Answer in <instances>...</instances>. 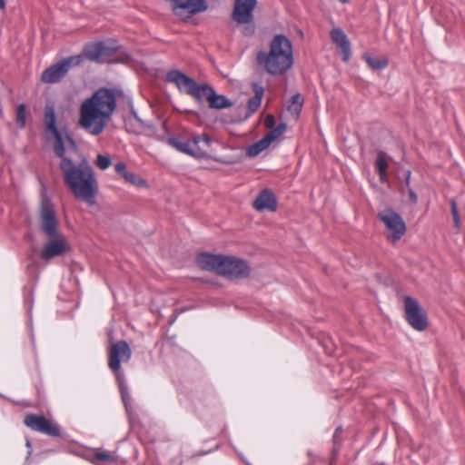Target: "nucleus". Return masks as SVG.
<instances>
[{
    "instance_id": "1",
    "label": "nucleus",
    "mask_w": 465,
    "mask_h": 465,
    "mask_svg": "<svg viewBox=\"0 0 465 465\" xmlns=\"http://www.w3.org/2000/svg\"><path fill=\"white\" fill-rule=\"evenodd\" d=\"M44 126L47 142L52 145L55 155L62 159L60 167L65 183L76 198L90 205L94 204L98 185L94 171L86 161L75 166L66 157V153H75L77 147L67 130L57 125L54 110L51 106L45 109Z\"/></svg>"
},
{
    "instance_id": "2",
    "label": "nucleus",
    "mask_w": 465,
    "mask_h": 465,
    "mask_svg": "<svg viewBox=\"0 0 465 465\" xmlns=\"http://www.w3.org/2000/svg\"><path fill=\"white\" fill-rule=\"evenodd\" d=\"M121 93L100 88L80 106L79 125L93 135L100 134L111 119Z\"/></svg>"
},
{
    "instance_id": "3",
    "label": "nucleus",
    "mask_w": 465,
    "mask_h": 465,
    "mask_svg": "<svg viewBox=\"0 0 465 465\" xmlns=\"http://www.w3.org/2000/svg\"><path fill=\"white\" fill-rule=\"evenodd\" d=\"M257 64L263 71L274 77L286 74L294 64L292 41L283 35H275L269 44L268 50L256 54Z\"/></svg>"
},
{
    "instance_id": "4",
    "label": "nucleus",
    "mask_w": 465,
    "mask_h": 465,
    "mask_svg": "<svg viewBox=\"0 0 465 465\" xmlns=\"http://www.w3.org/2000/svg\"><path fill=\"white\" fill-rule=\"evenodd\" d=\"M196 263L200 269L215 272L230 281L244 280L252 275L249 262L238 256L203 252L197 256Z\"/></svg>"
},
{
    "instance_id": "5",
    "label": "nucleus",
    "mask_w": 465,
    "mask_h": 465,
    "mask_svg": "<svg viewBox=\"0 0 465 465\" xmlns=\"http://www.w3.org/2000/svg\"><path fill=\"white\" fill-rule=\"evenodd\" d=\"M169 143L182 153L203 158L209 155L211 138L207 134H201L195 135L185 142L169 139Z\"/></svg>"
},
{
    "instance_id": "6",
    "label": "nucleus",
    "mask_w": 465,
    "mask_h": 465,
    "mask_svg": "<svg viewBox=\"0 0 465 465\" xmlns=\"http://www.w3.org/2000/svg\"><path fill=\"white\" fill-rule=\"evenodd\" d=\"M378 218L385 226V236L389 242L395 243L405 234L407 230L405 222L392 209H385L380 212Z\"/></svg>"
},
{
    "instance_id": "7",
    "label": "nucleus",
    "mask_w": 465,
    "mask_h": 465,
    "mask_svg": "<svg viewBox=\"0 0 465 465\" xmlns=\"http://www.w3.org/2000/svg\"><path fill=\"white\" fill-rule=\"evenodd\" d=\"M404 314L407 322L416 331H423L429 326L427 312L419 302L410 296H405Z\"/></svg>"
},
{
    "instance_id": "8",
    "label": "nucleus",
    "mask_w": 465,
    "mask_h": 465,
    "mask_svg": "<svg viewBox=\"0 0 465 465\" xmlns=\"http://www.w3.org/2000/svg\"><path fill=\"white\" fill-rule=\"evenodd\" d=\"M256 5L257 0H234L232 18L237 25H245L246 35H252L254 31L252 13Z\"/></svg>"
},
{
    "instance_id": "9",
    "label": "nucleus",
    "mask_w": 465,
    "mask_h": 465,
    "mask_svg": "<svg viewBox=\"0 0 465 465\" xmlns=\"http://www.w3.org/2000/svg\"><path fill=\"white\" fill-rule=\"evenodd\" d=\"M46 242L44 243L39 256L45 262L63 256L71 251L70 243L67 238L61 232L54 235H47Z\"/></svg>"
},
{
    "instance_id": "10",
    "label": "nucleus",
    "mask_w": 465,
    "mask_h": 465,
    "mask_svg": "<svg viewBox=\"0 0 465 465\" xmlns=\"http://www.w3.org/2000/svg\"><path fill=\"white\" fill-rule=\"evenodd\" d=\"M83 58L80 55L71 56L50 66L42 74L41 80L45 84H54L59 82L73 65L81 64Z\"/></svg>"
},
{
    "instance_id": "11",
    "label": "nucleus",
    "mask_w": 465,
    "mask_h": 465,
    "mask_svg": "<svg viewBox=\"0 0 465 465\" xmlns=\"http://www.w3.org/2000/svg\"><path fill=\"white\" fill-rule=\"evenodd\" d=\"M39 223L42 232L47 235L61 233L58 230V221L52 203L47 200H43L39 213Z\"/></svg>"
},
{
    "instance_id": "12",
    "label": "nucleus",
    "mask_w": 465,
    "mask_h": 465,
    "mask_svg": "<svg viewBox=\"0 0 465 465\" xmlns=\"http://www.w3.org/2000/svg\"><path fill=\"white\" fill-rule=\"evenodd\" d=\"M24 423L33 430L42 432L44 434L58 437L60 430L57 424L46 419L45 416L37 414H27L25 417Z\"/></svg>"
},
{
    "instance_id": "13",
    "label": "nucleus",
    "mask_w": 465,
    "mask_h": 465,
    "mask_svg": "<svg viewBox=\"0 0 465 465\" xmlns=\"http://www.w3.org/2000/svg\"><path fill=\"white\" fill-rule=\"evenodd\" d=\"M132 351L129 345L125 341H118L113 344L110 348L109 352V367L118 371L121 366V362L128 361L131 358Z\"/></svg>"
},
{
    "instance_id": "14",
    "label": "nucleus",
    "mask_w": 465,
    "mask_h": 465,
    "mask_svg": "<svg viewBox=\"0 0 465 465\" xmlns=\"http://www.w3.org/2000/svg\"><path fill=\"white\" fill-rule=\"evenodd\" d=\"M252 206L258 212H275L278 206L277 198L271 190L264 189L257 195Z\"/></svg>"
},
{
    "instance_id": "15",
    "label": "nucleus",
    "mask_w": 465,
    "mask_h": 465,
    "mask_svg": "<svg viewBox=\"0 0 465 465\" xmlns=\"http://www.w3.org/2000/svg\"><path fill=\"white\" fill-rule=\"evenodd\" d=\"M112 48L104 43H97L87 47L85 50L86 57L94 62L104 63L110 62L109 55Z\"/></svg>"
},
{
    "instance_id": "16",
    "label": "nucleus",
    "mask_w": 465,
    "mask_h": 465,
    "mask_svg": "<svg viewBox=\"0 0 465 465\" xmlns=\"http://www.w3.org/2000/svg\"><path fill=\"white\" fill-rule=\"evenodd\" d=\"M166 80L169 83L174 84L181 92L185 94L189 93L195 83L193 79L178 70L170 71L166 75Z\"/></svg>"
},
{
    "instance_id": "17",
    "label": "nucleus",
    "mask_w": 465,
    "mask_h": 465,
    "mask_svg": "<svg viewBox=\"0 0 465 465\" xmlns=\"http://www.w3.org/2000/svg\"><path fill=\"white\" fill-rule=\"evenodd\" d=\"M331 38L336 46L341 49L342 59L348 62L351 56V43L345 33L340 28H334L331 31Z\"/></svg>"
},
{
    "instance_id": "18",
    "label": "nucleus",
    "mask_w": 465,
    "mask_h": 465,
    "mask_svg": "<svg viewBox=\"0 0 465 465\" xmlns=\"http://www.w3.org/2000/svg\"><path fill=\"white\" fill-rule=\"evenodd\" d=\"M209 106L214 109H223L232 106V103L223 95L217 94L213 89H211V94L208 97Z\"/></svg>"
},
{
    "instance_id": "19",
    "label": "nucleus",
    "mask_w": 465,
    "mask_h": 465,
    "mask_svg": "<svg viewBox=\"0 0 465 465\" xmlns=\"http://www.w3.org/2000/svg\"><path fill=\"white\" fill-rule=\"evenodd\" d=\"M252 89L254 92V97L251 98L248 102V108L251 114L256 112L260 107L261 101L264 93L263 87L259 84H253Z\"/></svg>"
},
{
    "instance_id": "20",
    "label": "nucleus",
    "mask_w": 465,
    "mask_h": 465,
    "mask_svg": "<svg viewBox=\"0 0 465 465\" xmlns=\"http://www.w3.org/2000/svg\"><path fill=\"white\" fill-rule=\"evenodd\" d=\"M375 165L378 170L381 181L384 182L387 177V170L389 167L388 156L385 153H383V152L377 153Z\"/></svg>"
},
{
    "instance_id": "21",
    "label": "nucleus",
    "mask_w": 465,
    "mask_h": 465,
    "mask_svg": "<svg viewBox=\"0 0 465 465\" xmlns=\"http://www.w3.org/2000/svg\"><path fill=\"white\" fill-rule=\"evenodd\" d=\"M363 58L367 64L372 69V70H381L385 68L388 64V58L386 56H380V57H374L371 55L370 54H364Z\"/></svg>"
},
{
    "instance_id": "22",
    "label": "nucleus",
    "mask_w": 465,
    "mask_h": 465,
    "mask_svg": "<svg viewBox=\"0 0 465 465\" xmlns=\"http://www.w3.org/2000/svg\"><path fill=\"white\" fill-rule=\"evenodd\" d=\"M212 87L208 85H198L196 82L193 84V87L191 88L187 94L194 97L198 102H202L203 100H208V97L211 94Z\"/></svg>"
},
{
    "instance_id": "23",
    "label": "nucleus",
    "mask_w": 465,
    "mask_h": 465,
    "mask_svg": "<svg viewBox=\"0 0 465 465\" xmlns=\"http://www.w3.org/2000/svg\"><path fill=\"white\" fill-rule=\"evenodd\" d=\"M270 143L267 141L265 137L258 141L257 143H252L246 149V154L249 157H255L267 149L270 146Z\"/></svg>"
},
{
    "instance_id": "24",
    "label": "nucleus",
    "mask_w": 465,
    "mask_h": 465,
    "mask_svg": "<svg viewBox=\"0 0 465 465\" xmlns=\"http://www.w3.org/2000/svg\"><path fill=\"white\" fill-rule=\"evenodd\" d=\"M303 104V99L301 94H296L292 97L291 103L288 106L289 113L297 119L301 114Z\"/></svg>"
},
{
    "instance_id": "25",
    "label": "nucleus",
    "mask_w": 465,
    "mask_h": 465,
    "mask_svg": "<svg viewBox=\"0 0 465 465\" xmlns=\"http://www.w3.org/2000/svg\"><path fill=\"white\" fill-rule=\"evenodd\" d=\"M124 179L127 183L134 184L137 187H148L147 182L144 179L132 172H127V173H124Z\"/></svg>"
},
{
    "instance_id": "26",
    "label": "nucleus",
    "mask_w": 465,
    "mask_h": 465,
    "mask_svg": "<svg viewBox=\"0 0 465 465\" xmlns=\"http://www.w3.org/2000/svg\"><path fill=\"white\" fill-rule=\"evenodd\" d=\"M26 107L25 104H19L16 107L15 122L17 126L22 129L25 126L26 123Z\"/></svg>"
},
{
    "instance_id": "27",
    "label": "nucleus",
    "mask_w": 465,
    "mask_h": 465,
    "mask_svg": "<svg viewBox=\"0 0 465 465\" xmlns=\"http://www.w3.org/2000/svg\"><path fill=\"white\" fill-rule=\"evenodd\" d=\"M286 124H280L276 128L272 130L269 134H267L264 137L270 143V144L282 136L286 131Z\"/></svg>"
},
{
    "instance_id": "28",
    "label": "nucleus",
    "mask_w": 465,
    "mask_h": 465,
    "mask_svg": "<svg viewBox=\"0 0 465 465\" xmlns=\"http://www.w3.org/2000/svg\"><path fill=\"white\" fill-rule=\"evenodd\" d=\"M94 164L101 170H105L111 166L112 161L108 155L98 154L94 161Z\"/></svg>"
},
{
    "instance_id": "29",
    "label": "nucleus",
    "mask_w": 465,
    "mask_h": 465,
    "mask_svg": "<svg viewBox=\"0 0 465 465\" xmlns=\"http://www.w3.org/2000/svg\"><path fill=\"white\" fill-rule=\"evenodd\" d=\"M450 207H451V214L454 222V225L457 228V230H460V219L458 212V206L455 200L450 201Z\"/></svg>"
},
{
    "instance_id": "30",
    "label": "nucleus",
    "mask_w": 465,
    "mask_h": 465,
    "mask_svg": "<svg viewBox=\"0 0 465 465\" xmlns=\"http://www.w3.org/2000/svg\"><path fill=\"white\" fill-rule=\"evenodd\" d=\"M116 173L121 175L123 178L124 177V173H127L126 164L124 163H118L114 166Z\"/></svg>"
},
{
    "instance_id": "31",
    "label": "nucleus",
    "mask_w": 465,
    "mask_h": 465,
    "mask_svg": "<svg viewBox=\"0 0 465 465\" xmlns=\"http://www.w3.org/2000/svg\"><path fill=\"white\" fill-rule=\"evenodd\" d=\"M99 460L113 461V456L106 452H97L94 456Z\"/></svg>"
},
{
    "instance_id": "32",
    "label": "nucleus",
    "mask_w": 465,
    "mask_h": 465,
    "mask_svg": "<svg viewBox=\"0 0 465 465\" xmlns=\"http://www.w3.org/2000/svg\"><path fill=\"white\" fill-rule=\"evenodd\" d=\"M275 124V118L272 114H268L264 119V125L267 128H272Z\"/></svg>"
},
{
    "instance_id": "33",
    "label": "nucleus",
    "mask_w": 465,
    "mask_h": 465,
    "mask_svg": "<svg viewBox=\"0 0 465 465\" xmlns=\"http://www.w3.org/2000/svg\"><path fill=\"white\" fill-rule=\"evenodd\" d=\"M409 197H410V200L413 203H417L418 202V196L417 194L414 193V191L411 188H409Z\"/></svg>"
},
{
    "instance_id": "34",
    "label": "nucleus",
    "mask_w": 465,
    "mask_h": 465,
    "mask_svg": "<svg viewBox=\"0 0 465 465\" xmlns=\"http://www.w3.org/2000/svg\"><path fill=\"white\" fill-rule=\"evenodd\" d=\"M410 178H411V172H408L407 173V177H406V185L408 187L410 186Z\"/></svg>"
},
{
    "instance_id": "35",
    "label": "nucleus",
    "mask_w": 465,
    "mask_h": 465,
    "mask_svg": "<svg viewBox=\"0 0 465 465\" xmlns=\"http://www.w3.org/2000/svg\"><path fill=\"white\" fill-rule=\"evenodd\" d=\"M26 446L29 449L28 455H30L31 451H32V445H31V442L29 440H26Z\"/></svg>"
},
{
    "instance_id": "36",
    "label": "nucleus",
    "mask_w": 465,
    "mask_h": 465,
    "mask_svg": "<svg viewBox=\"0 0 465 465\" xmlns=\"http://www.w3.org/2000/svg\"><path fill=\"white\" fill-rule=\"evenodd\" d=\"M5 8V0H0V9L4 10Z\"/></svg>"
},
{
    "instance_id": "37",
    "label": "nucleus",
    "mask_w": 465,
    "mask_h": 465,
    "mask_svg": "<svg viewBox=\"0 0 465 465\" xmlns=\"http://www.w3.org/2000/svg\"><path fill=\"white\" fill-rule=\"evenodd\" d=\"M339 1H340L341 3H342V4H347V3H349V2H350V0H339Z\"/></svg>"
}]
</instances>
